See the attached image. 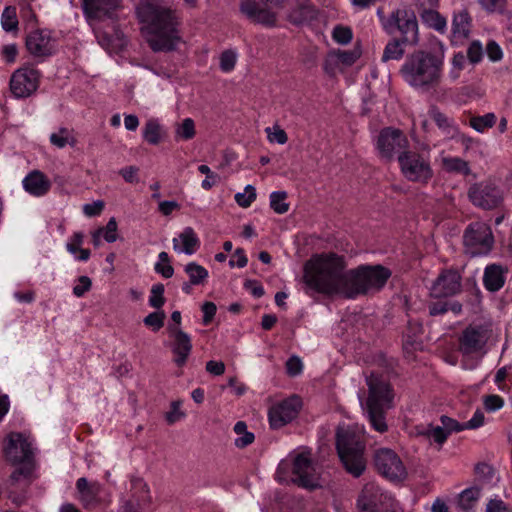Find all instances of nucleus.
I'll return each instance as SVG.
<instances>
[{"label": "nucleus", "instance_id": "obj_8", "mask_svg": "<svg viewBox=\"0 0 512 512\" xmlns=\"http://www.w3.org/2000/svg\"><path fill=\"white\" fill-rule=\"evenodd\" d=\"M383 30L390 36L403 39V42L417 44L419 41L418 21L414 11L399 8L390 13L389 16L380 17Z\"/></svg>", "mask_w": 512, "mask_h": 512}, {"label": "nucleus", "instance_id": "obj_44", "mask_svg": "<svg viewBox=\"0 0 512 512\" xmlns=\"http://www.w3.org/2000/svg\"><path fill=\"white\" fill-rule=\"evenodd\" d=\"M256 189L252 185H247L242 193L235 194L236 203L242 208H248L256 199Z\"/></svg>", "mask_w": 512, "mask_h": 512}, {"label": "nucleus", "instance_id": "obj_43", "mask_svg": "<svg viewBox=\"0 0 512 512\" xmlns=\"http://www.w3.org/2000/svg\"><path fill=\"white\" fill-rule=\"evenodd\" d=\"M50 142L57 148H64L67 144L73 145L74 139L70 137V131L68 128H60L58 132L50 135Z\"/></svg>", "mask_w": 512, "mask_h": 512}, {"label": "nucleus", "instance_id": "obj_26", "mask_svg": "<svg viewBox=\"0 0 512 512\" xmlns=\"http://www.w3.org/2000/svg\"><path fill=\"white\" fill-rule=\"evenodd\" d=\"M120 0H83V10L90 17L108 14L119 7Z\"/></svg>", "mask_w": 512, "mask_h": 512}, {"label": "nucleus", "instance_id": "obj_33", "mask_svg": "<svg viewBox=\"0 0 512 512\" xmlns=\"http://www.w3.org/2000/svg\"><path fill=\"white\" fill-rule=\"evenodd\" d=\"M184 271L188 275L192 285H202L209 277L208 270L196 262L188 263Z\"/></svg>", "mask_w": 512, "mask_h": 512}, {"label": "nucleus", "instance_id": "obj_48", "mask_svg": "<svg viewBox=\"0 0 512 512\" xmlns=\"http://www.w3.org/2000/svg\"><path fill=\"white\" fill-rule=\"evenodd\" d=\"M165 313L164 311H156L149 313L144 319L143 323L151 327L153 331H158L164 325Z\"/></svg>", "mask_w": 512, "mask_h": 512}, {"label": "nucleus", "instance_id": "obj_14", "mask_svg": "<svg viewBox=\"0 0 512 512\" xmlns=\"http://www.w3.org/2000/svg\"><path fill=\"white\" fill-rule=\"evenodd\" d=\"M302 408V399L292 395L269 408L268 419L271 428L280 429L297 418Z\"/></svg>", "mask_w": 512, "mask_h": 512}, {"label": "nucleus", "instance_id": "obj_1", "mask_svg": "<svg viewBox=\"0 0 512 512\" xmlns=\"http://www.w3.org/2000/svg\"><path fill=\"white\" fill-rule=\"evenodd\" d=\"M345 268L343 256L334 252L319 254L305 263L303 280L317 293L357 299L371 291H380L392 275L381 264H361L347 271Z\"/></svg>", "mask_w": 512, "mask_h": 512}, {"label": "nucleus", "instance_id": "obj_62", "mask_svg": "<svg viewBox=\"0 0 512 512\" xmlns=\"http://www.w3.org/2000/svg\"><path fill=\"white\" fill-rule=\"evenodd\" d=\"M484 414L480 410H476L470 420L464 422L465 430H473L484 425Z\"/></svg>", "mask_w": 512, "mask_h": 512}, {"label": "nucleus", "instance_id": "obj_23", "mask_svg": "<svg viewBox=\"0 0 512 512\" xmlns=\"http://www.w3.org/2000/svg\"><path fill=\"white\" fill-rule=\"evenodd\" d=\"M76 488L80 493V501L85 508L95 509L103 505L100 497L102 487L99 483H90L86 478L81 477L76 481Z\"/></svg>", "mask_w": 512, "mask_h": 512}, {"label": "nucleus", "instance_id": "obj_39", "mask_svg": "<svg viewBox=\"0 0 512 512\" xmlns=\"http://www.w3.org/2000/svg\"><path fill=\"white\" fill-rule=\"evenodd\" d=\"M463 289L469 297V302L472 305H479L482 302V291L474 277L467 278L463 284Z\"/></svg>", "mask_w": 512, "mask_h": 512}, {"label": "nucleus", "instance_id": "obj_35", "mask_svg": "<svg viewBox=\"0 0 512 512\" xmlns=\"http://www.w3.org/2000/svg\"><path fill=\"white\" fill-rule=\"evenodd\" d=\"M481 490L479 487H469L463 490L458 499V505L459 507L464 511L468 512L471 510L478 499L480 498Z\"/></svg>", "mask_w": 512, "mask_h": 512}, {"label": "nucleus", "instance_id": "obj_61", "mask_svg": "<svg viewBox=\"0 0 512 512\" xmlns=\"http://www.w3.org/2000/svg\"><path fill=\"white\" fill-rule=\"evenodd\" d=\"M486 53L488 58L492 62H497L502 59L503 52L499 44L493 40L489 41L486 47Z\"/></svg>", "mask_w": 512, "mask_h": 512}, {"label": "nucleus", "instance_id": "obj_17", "mask_svg": "<svg viewBox=\"0 0 512 512\" xmlns=\"http://www.w3.org/2000/svg\"><path fill=\"white\" fill-rule=\"evenodd\" d=\"M26 48L34 57L46 58L57 52L58 43L50 30L36 29L27 35Z\"/></svg>", "mask_w": 512, "mask_h": 512}, {"label": "nucleus", "instance_id": "obj_16", "mask_svg": "<svg viewBox=\"0 0 512 512\" xmlns=\"http://www.w3.org/2000/svg\"><path fill=\"white\" fill-rule=\"evenodd\" d=\"M489 339V331L483 325H469L459 337V351L465 355L480 354Z\"/></svg>", "mask_w": 512, "mask_h": 512}, {"label": "nucleus", "instance_id": "obj_46", "mask_svg": "<svg viewBox=\"0 0 512 512\" xmlns=\"http://www.w3.org/2000/svg\"><path fill=\"white\" fill-rule=\"evenodd\" d=\"M332 37L336 43L346 45L352 40L353 33L349 27L337 25L333 29Z\"/></svg>", "mask_w": 512, "mask_h": 512}, {"label": "nucleus", "instance_id": "obj_63", "mask_svg": "<svg viewBox=\"0 0 512 512\" xmlns=\"http://www.w3.org/2000/svg\"><path fill=\"white\" fill-rule=\"evenodd\" d=\"M486 512H512L501 499H491L487 503Z\"/></svg>", "mask_w": 512, "mask_h": 512}, {"label": "nucleus", "instance_id": "obj_31", "mask_svg": "<svg viewBox=\"0 0 512 512\" xmlns=\"http://www.w3.org/2000/svg\"><path fill=\"white\" fill-rule=\"evenodd\" d=\"M471 17L466 10L455 13L452 20V33L456 38H466L469 35Z\"/></svg>", "mask_w": 512, "mask_h": 512}, {"label": "nucleus", "instance_id": "obj_54", "mask_svg": "<svg viewBox=\"0 0 512 512\" xmlns=\"http://www.w3.org/2000/svg\"><path fill=\"white\" fill-rule=\"evenodd\" d=\"M504 406V399L496 394L488 395L484 398V408L488 412H496Z\"/></svg>", "mask_w": 512, "mask_h": 512}, {"label": "nucleus", "instance_id": "obj_57", "mask_svg": "<svg viewBox=\"0 0 512 512\" xmlns=\"http://www.w3.org/2000/svg\"><path fill=\"white\" fill-rule=\"evenodd\" d=\"M139 168L133 165L123 167L119 170V175L123 177L125 182L129 184H136L139 182L138 177Z\"/></svg>", "mask_w": 512, "mask_h": 512}, {"label": "nucleus", "instance_id": "obj_41", "mask_svg": "<svg viewBox=\"0 0 512 512\" xmlns=\"http://www.w3.org/2000/svg\"><path fill=\"white\" fill-rule=\"evenodd\" d=\"M195 123L191 118H185L176 128V140L188 141L195 137Z\"/></svg>", "mask_w": 512, "mask_h": 512}, {"label": "nucleus", "instance_id": "obj_55", "mask_svg": "<svg viewBox=\"0 0 512 512\" xmlns=\"http://www.w3.org/2000/svg\"><path fill=\"white\" fill-rule=\"evenodd\" d=\"M78 283L73 287V294L80 298L83 297L92 287V281L88 276H80Z\"/></svg>", "mask_w": 512, "mask_h": 512}, {"label": "nucleus", "instance_id": "obj_58", "mask_svg": "<svg viewBox=\"0 0 512 512\" xmlns=\"http://www.w3.org/2000/svg\"><path fill=\"white\" fill-rule=\"evenodd\" d=\"M247 263L248 258L245 254L244 249L242 248H237L229 260V266L232 268L235 266L238 268H243L247 265Z\"/></svg>", "mask_w": 512, "mask_h": 512}, {"label": "nucleus", "instance_id": "obj_45", "mask_svg": "<svg viewBox=\"0 0 512 512\" xmlns=\"http://www.w3.org/2000/svg\"><path fill=\"white\" fill-rule=\"evenodd\" d=\"M1 24L2 28L6 32H12L16 30L18 27V19L15 10H10L9 7H6L1 16Z\"/></svg>", "mask_w": 512, "mask_h": 512}, {"label": "nucleus", "instance_id": "obj_28", "mask_svg": "<svg viewBox=\"0 0 512 512\" xmlns=\"http://www.w3.org/2000/svg\"><path fill=\"white\" fill-rule=\"evenodd\" d=\"M442 167L447 173L458 174L465 177L473 175L475 177L469 162L457 156L443 157Z\"/></svg>", "mask_w": 512, "mask_h": 512}, {"label": "nucleus", "instance_id": "obj_5", "mask_svg": "<svg viewBox=\"0 0 512 512\" xmlns=\"http://www.w3.org/2000/svg\"><path fill=\"white\" fill-rule=\"evenodd\" d=\"M393 390L391 386L383 381H371L369 383V394L365 404V416L374 431L384 434L388 431L386 415L391 408Z\"/></svg>", "mask_w": 512, "mask_h": 512}, {"label": "nucleus", "instance_id": "obj_18", "mask_svg": "<svg viewBox=\"0 0 512 512\" xmlns=\"http://www.w3.org/2000/svg\"><path fill=\"white\" fill-rule=\"evenodd\" d=\"M292 475L293 482L300 487L314 489L317 486L315 465L309 452H302L295 456Z\"/></svg>", "mask_w": 512, "mask_h": 512}, {"label": "nucleus", "instance_id": "obj_24", "mask_svg": "<svg viewBox=\"0 0 512 512\" xmlns=\"http://www.w3.org/2000/svg\"><path fill=\"white\" fill-rule=\"evenodd\" d=\"M200 245V239L192 227H185L178 238H173V249L187 255L194 254Z\"/></svg>", "mask_w": 512, "mask_h": 512}, {"label": "nucleus", "instance_id": "obj_40", "mask_svg": "<svg viewBox=\"0 0 512 512\" xmlns=\"http://www.w3.org/2000/svg\"><path fill=\"white\" fill-rule=\"evenodd\" d=\"M154 270L166 279L173 276L174 268L170 264V256L167 252L162 251L158 254V262L155 263Z\"/></svg>", "mask_w": 512, "mask_h": 512}, {"label": "nucleus", "instance_id": "obj_52", "mask_svg": "<svg viewBox=\"0 0 512 512\" xmlns=\"http://www.w3.org/2000/svg\"><path fill=\"white\" fill-rule=\"evenodd\" d=\"M467 57L473 64L479 63L483 58V47L479 41H473L467 49Z\"/></svg>", "mask_w": 512, "mask_h": 512}, {"label": "nucleus", "instance_id": "obj_32", "mask_svg": "<svg viewBox=\"0 0 512 512\" xmlns=\"http://www.w3.org/2000/svg\"><path fill=\"white\" fill-rule=\"evenodd\" d=\"M428 116L433 122L437 125V127L446 135H451L454 130V121L453 119L446 116L442 113L439 108L435 105H432L428 110Z\"/></svg>", "mask_w": 512, "mask_h": 512}, {"label": "nucleus", "instance_id": "obj_64", "mask_svg": "<svg viewBox=\"0 0 512 512\" xmlns=\"http://www.w3.org/2000/svg\"><path fill=\"white\" fill-rule=\"evenodd\" d=\"M119 512H144V504L138 499L131 498L125 501Z\"/></svg>", "mask_w": 512, "mask_h": 512}, {"label": "nucleus", "instance_id": "obj_50", "mask_svg": "<svg viewBox=\"0 0 512 512\" xmlns=\"http://www.w3.org/2000/svg\"><path fill=\"white\" fill-rule=\"evenodd\" d=\"M427 436L432 438L435 443L442 446L448 439L449 435L442 426H430Z\"/></svg>", "mask_w": 512, "mask_h": 512}, {"label": "nucleus", "instance_id": "obj_2", "mask_svg": "<svg viewBox=\"0 0 512 512\" xmlns=\"http://www.w3.org/2000/svg\"><path fill=\"white\" fill-rule=\"evenodd\" d=\"M136 10L149 35L150 48L154 52L174 51L181 41V18L177 11L153 0H141Z\"/></svg>", "mask_w": 512, "mask_h": 512}, {"label": "nucleus", "instance_id": "obj_7", "mask_svg": "<svg viewBox=\"0 0 512 512\" xmlns=\"http://www.w3.org/2000/svg\"><path fill=\"white\" fill-rule=\"evenodd\" d=\"M465 254L475 257L488 256L494 248L495 238L492 228L484 221H473L463 231Z\"/></svg>", "mask_w": 512, "mask_h": 512}, {"label": "nucleus", "instance_id": "obj_20", "mask_svg": "<svg viewBox=\"0 0 512 512\" xmlns=\"http://www.w3.org/2000/svg\"><path fill=\"white\" fill-rule=\"evenodd\" d=\"M239 10L253 23L266 27H273L276 24V14L267 8L261 7L256 0H242Z\"/></svg>", "mask_w": 512, "mask_h": 512}, {"label": "nucleus", "instance_id": "obj_15", "mask_svg": "<svg viewBox=\"0 0 512 512\" xmlns=\"http://www.w3.org/2000/svg\"><path fill=\"white\" fill-rule=\"evenodd\" d=\"M462 290V276L457 269H443L430 289L431 298H452Z\"/></svg>", "mask_w": 512, "mask_h": 512}, {"label": "nucleus", "instance_id": "obj_51", "mask_svg": "<svg viewBox=\"0 0 512 512\" xmlns=\"http://www.w3.org/2000/svg\"><path fill=\"white\" fill-rule=\"evenodd\" d=\"M104 232L102 233L103 238L108 243H113L118 239L117 234V221L114 217L110 218L105 227H102Z\"/></svg>", "mask_w": 512, "mask_h": 512}, {"label": "nucleus", "instance_id": "obj_9", "mask_svg": "<svg viewBox=\"0 0 512 512\" xmlns=\"http://www.w3.org/2000/svg\"><path fill=\"white\" fill-rule=\"evenodd\" d=\"M469 201L477 208L492 210L504 201V191L494 180L487 179L471 184L467 191Z\"/></svg>", "mask_w": 512, "mask_h": 512}, {"label": "nucleus", "instance_id": "obj_27", "mask_svg": "<svg viewBox=\"0 0 512 512\" xmlns=\"http://www.w3.org/2000/svg\"><path fill=\"white\" fill-rule=\"evenodd\" d=\"M428 309L431 316H442L448 311L457 315L461 313L462 305L450 298H432L428 304Z\"/></svg>", "mask_w": 512, "mask_h": 512}, {"label": "nucleus", "instance_id": "obj_37", "mask_svg": "<svg viewBox=\"0 0 512 512\" xmlns=\"http://www.w3.org/2000/svg\"><path fill=\"white\" fill-rule=\"evenodd\" d=\"M288 193L286 191H273L270 196V208L277 214H285L289 211L290 205L286 202Z\"/></svg>", "mask_w": 512, "mask_h": 512}, {"label": "nucleus", "instance_id": "obj_42", "mask_svg": "<svg viewBox=\"0 0 512 512\" xmlns=\"http://www.w3.org/2000/svg\"><path fill=\"white\" fill-rule=\"evenodd\" d=\"M165 287L162 283L154 284L151 287L150 296H149V305L154 309H161L165 304L164 297Z\"/></svg>", "mask_w": 512, "mask_h": 512}, {"label": "nucleus", "instance_id": "obj_3", "mask_svg": "<svg viewBox=\"0 0 512 512\" xmlns=\"http://www.w3.org/2000/svg\"><path fill=\"white\" fill-rule=\"evenodd\" d=\"M336 450L347 473L360 477L367 466L366 441L357 425L340 426L336 431Z\"/></svg>", "mask_w": 512, "mask_h": 512}, {"label": "nucleus", "instance_id": "obj_30", "mask_svg": "<svg viewBox=\"0 0 512 512\" xmlns=\"http://www.w3.org/2000/svg\"><path fill=\"white\" fill-rule=\"evenodd\" d=\"M165 134L163 126L157 119H148L143 127V139L150 145H158Z\"/></svg>", "mask_w": 512, "mask_h": 512}, {"label": "nucleus", "instance_id": "obj_34", "mask_svg": "<svg viewBox=\"0 0 512 512\" xmlns=\"http://www.w3.org/2000/svg\"><path fill=\"white\" fill-rule=\"evenodd\" d=\"M423 21L437 32L443 33L447 27V21L435 9H424L421 13Z\"/></svg>", "mask_w": 512, "mask_h": 512}, {"label": "nucleus", "instance_id": "obj_59", "mask_svg": "<svg viewBox=\"0 0 512 512\" xmlns=\"http://www.w3.org/2000/svg\"><path fill=\"white\" fill-rule=\"evenodd\" d=\"M18 55V47L16 44H7L2 47L1 56L2 59L7 63L11 64L16 61Z\"/></svg>", "mask_w": 512, "mask_h": 512}, {"label": "nucleus", "instance_id": "obj_25", "mask_svg": "<svg viewBox=\"0 0 512 512\" xmlns=\"http://www.w3.org/2000/svg\"><path fill=\"white\" fill-rule=\"evenodd\" d=\"M379 492L373 484H366L357 498V508L362 512H380Z\"/></svg>", "mask_w": 512, "mask_h": 512}, {"label": "nucleus", "instance_id": "obj_29", "mask_svg": "<svg viewBox=\"0 0 512 512\" xmlns=\"http://www.w3.org/2000/svg\"><path fill=\"white\" fill-rule=\"evenodd\" d=\"M407 45H412L410 42H403L402 38L393 37L386 44L383 54H382V62H388L391 60H400L404 53L405 47Z\"/></svg>", "mask_w": 512, "mask_h": 512}, {"label": "nucleus", "instance_id": "obj_49", "mask_svg": "<svg viewBox=\"0 0 512 512\" xmlns=\"http://www.w3.org/2000/svg\"><path fill=\"white\" fill-rule=\"evenodd\" d=\"M440 422L441 426L447 431L448 435L465 430L464 423H460L456 419L447 415H442L440 417Z\"/></svg>", "mask_w": 512, "mask_h": 512}, {"label": "nucleus", "instance_id": "obj_38", "mask_svg": "<svg viewBox=\"0 0 512 512\" xmlns=\"http://www.w3.org/2000/svg\"><path fill=\"white\" fill-rule=\"evenodd\" d=\"M238 54L234 49H226L219 57V67L223 73H231L236 66Z\"/></svg>", "mask_w": 512, "mask_h": 512}, {"label": "nucleus", "instance_id": "obj_21", "mask_svg": "<svg viewBox=\"0 0 512 512\" xmlns=\"http://www.w3.org/2000/svg\"><path fill=\"white\" fill-rule=\"evenodd\" d=\"M22 186L29 195L40 198L49 193L52 182L42 171L32 170L23 178Z\"/></svg>", "mask_w": 512, "mask_h": 512}, {"label": "nucleus", "instance_id": "obj_6", "mask_svg": "<svg viewBox=\"0 0 512 512\" xmlns=\"http://www.w3.org/2000/svg\"><path fill=\"white\" fill-rule=\"evenodd\" d=\"M4 452L7 460L17 466L11 474V479L15 482L30 479L35 469V460L32 446L25 435L10 434Z\"/></svg>", "mask_w": 512, "mask_h": 512}, {"label": "nucleus", "instance_id": "obj_47", "mask_svg": "<svg viewBox=\"0 0 512 512\" xmlns=\"http://www.w3.org/2000/svg\"><path fill=\"white\" fill-rule=\"evenodd\" d=\"M477 479L483 483H490L494 475V469L491 465L485 462H480L474 469Z\"/></svg>", "mask_w": 512, "mask_h": 512}, {"label": "nucleus", "instance_id": "obj_19", "mask_svg": "<svg viewBox=\"0 0 512 512\" xmlns=\"http://www.w3.org/2000/svg\"><path fill=\"white\" fill-rule=\"evenodd\" d=\"M170 338L173 339L171 350L173 353V361L177 367H183L192 351V341L188 333L174 325H168Z\"/></svg>", "mask_w": 512, "mask_h": 512}, {"label": "nucleus", "instance_id": "obj_60", "mask_svg": "<svg viewBox=\"0 0 512 512\" xmlns=\"http://www.w3.org/2000/svg\"><path fill=\"white\" fill-rule=\"evenodd\" d=\"M286 370L290 376H297L303 370V363L297 356L290 357L286 362Z\"/></svg>", "mask_w": 512, "mask_h": 512}, {"label": "nucleus", "instance_id": "obj_36", "mask_svg": "<svg viewBox=\"0 0 512 512\" xmlns=\"http://www.w3.org/2000/svg\"><path fill=\"white\" fill-rule=\"evenodd\" d=\"M497 121L494 113H486L485 115H472L469 118V126L480 133H484L489 128H492Z\"/></svg>", "mask_w": 512, "mask_h": 512}, {"label": "nucleus", "instance_id": "obj_11", "mask_svg": "<svg viewBox=\"0 0 512 512\" xmlns=\"http://www.w3.org/2000/svg\"><path fill=\"white\" fill-rule=\"evenodd\" d=\"M373 464L376 471L390 481H401L406 475V467L400 456L390 448H379L374 451Z\"/></svg>", "mask_w": 512, "mask_h": 512}, {"label": "nucleus", "instance_id": "obj_56", "mask_svg": "<svg viewBox=\"0 0 512 512\" xmlns=\"http://www.w3.org/2000/svg\"><path fill=\"white\" fill-rule=\"evenodd\" d=\"M84 237L85 236L83 232H75L66 245L67 251L73 255H76L84 243Z\"/></svg>", "mask_w": 512, "mask_h": 512}, {"label": "nucleus", "instance_id": "obj_53", "mask_svg": "<svg viewBox=\"0 0 512 512\" xmlns=\"http://www.w3.org/2000/svg\"><path fill=\"white\" fill-rule=\"evenodd\" d=\"M182 401L175 400L171 402L170 410L166 413L165 419L169 424H173L180 420L185 414L180 410Z\"/></svg>", "mask_w": 512, "mask_h": 512}, {"label": "nucleus", "instance_id": "obj_12", "mask_svg": "<svg viewBox=\"0 0 512 512\" xmlns=\"http://www.w3.org/2000/svg\"><path fill=\"white\" fill-rule=\"evenodd\" d=\"M409 141L400 129L393 127L383 128L377 138L376 148L382 158L391 160L395 155L399 156L407 151Z\"/></svg>", "mask_w": 512, "mask_h": 512}, {"label": "nucleus", "instance_id": "obj_13", "mask_svg": "<svg viewBox=\"0 0 512 512\" xmlns=\"http://www.w3.org/2000/svg\"><path fill=\"white\" fill-rule=\"evenodd\" d=\"M41 72L30 66L17 69L10 78V90L15 98H27L39 87Z\"/></svg>", "mask_w": 512, "mask_h": 512}, {"label": "nucleus", "instance_id": "obj_22", "mask_svg": "<svg viewBox=\"0 0 512 512\" xmlns=\"http://www.w3.org/2000/svg\"><path fill=\"white\" fill-rule=\"evenodd\" d=\"M508 274V268L500 263H490L484 268L482 283L484 288L490 293L500 291L505 283Z\"/></svg>", "mask_w": 512, "mask_h": 512}, {"label": "nucleus", "instance_id": "obj_4", "mask_svg": "<svg viewBox=\"0 0 512 512\" xmlns=\"http://www.w3.org/2000/svg\"><path fill=\"white\" fill-rule=\"evenodd\" d=\"M442 65L438 56L416 51L406 58L401 73L409 85L428 90L439 83Z\"/></svg>", "mask_w": 512, "mask_h": 512}, {"label": "nucleus", "instance_id": "obj_10", "mask_svg": "<svg viewBox=\"0 0 512 512\" xmlns=\"http://www.w3.org/2000/svg\"><path fill=\"white\" fill-rule=\"evenodd\" d=\"M397 158L401 172L407 180L427 184L433 177L430 162L422 154L408 149Z\"/></svg>", "mask_w": 512, "mask_h": 512}]
</instances>
